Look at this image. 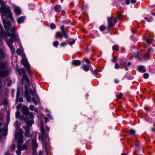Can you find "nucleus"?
I'll return each mask as SVG.
<instances>
[{"label":"nucleus","mask_w":155,"mask_h":155,"mask_svg":"<svg viewBox=\"0 0 155 155\" xmlns=\"http://www.w3.org/2000/svg\"><path fill=\"white\" fill-rule=\"evenodd\" d=\"M33 89L31 90L29 88V86L25 85L24 88L18 87L16 94V101H18L21 103L23 101L22 97H19L21 93V95H24L28 102L32 101L35 105H37L40 102V98L36 93V86L35 84L33 86Z\"/></svg>","instance_id":"nucleus-1"},{"label":"nucleus","mask_w":155,"mask_h":155,"mask_svg":"<svg viewBox=\"0 0 155 155\" xmlns=\"http://www.w3.org/2000/svg\"><path fill=\"white\" fill-rule=\"evenodd\" d=\"M21 111L23 113L26 115V118L24 115H21L20 116V118L21 121L24 120L25 122L29 121V122L31 121L32 123L34 124V121L33 119L34 117L32 112L28 111V108L27 107L24 106L21 109Z\"/></svg>","instance_id":"nucleus-2"},{"label":"nucleus","mask_w":155,"mask_h":155,"mask_svg":"<svg viewBox=\"0 0 155 155\" xmlns=\"http://www.w3.org/2000/svg\"><path fill=\"white\" fill-rule=\"evenodd\" d=\"M22 131L21 129H19L18 130V128H16L15 131V138L16 141L18 143L17 146L18 150H16V153L17 155H20L21 153V151L22 150L21 146L19 145V144H21L23 142Z\"/></svg>","instance_id":"nucleus-3"},{"label":"nucleus","mask_w":155,"mask_h":155,"mask_svg":"<svg viewBox=\"0 0 155 155\" xmlns=\"http://www.w3.org/2000/svg\"><path fill=\"white\" fill-rule=\"evenodd\" d=\"M2 1V0H0V3H1L0 12L2 14V16L5 15L7 17L9 18L12 21L13 18L12 16V13L9 7H6L4 3H1Z\"/></svg>","instance_id":"nucleus-4"},{"label":"nucleus","mask_w":155,"mask_h":155,"mask_svg":"<svg viewBox=\"0 0 155 155\" xmlns=\"http://www.w3.org/2000/svg\"><path fill=\"white\" fill-rule=\"evenodd\" d=\"M11 38H8V37H7V39H6L5 41L7 44L8 46L11 53H13L15 51V49L12 45L14 41H16L19 44H20V42L19 38L18 37L17 35L14 34H12L11 35Z\"/></svg>","instance_id":"nucleus-5"},{"label":"nucleus","mask_w":155,"mask_h":155,"mask_svg":"<svg viewBox=\"0 0 155 155\" xmlns=\"http://www.w3.org/2000/svg\"><path fill=\"white\" fill-rule=\"evenodd\" d=\"M40 130L41 132V135L39 137L40 140H41L43 146V149L45 150L46 154L47 153V144L45 140H44V138L48 137V134L46 133L44 130V127L43 125H41L40 126Z\"/></svg>","instance_id":"nucleus-6"},{"label":"nucleus","mask_w":155,"mask_h":155,"mask_svg":"<svg viewBox=\"0 0 155 155\" xmlns=\"http://www.w3.org/2000/svg\"><path fill=\"white\" fill-rule=\"evenodd\" d=\"M25 68H21V69L17 68V71L18 72L19 75L22 76L21 81L22 84H27V85L29 86L30 81L27 76L25 74Z\"/></svg>","instance_id":"nucleus-7"},{"label":"nucleus","mask_w":155,"mask_h":155,"mask_svg":"<svg viewBox=\"0 0 155 155\" xmlns=\"http://www.w3.org/2000/svg\"><path fill=\"white\" fill-rule=\"evenodd\" d=\"M10 114L8 112H7V116L6 118V124L4 125L5 127L0 128V137L2 138L4 137H5L7 134V127L8 124L10 121Z\"/></svg>","instance_id":"nucleus-8"},{"label":"nucleus","mask_w":155,"mask_h":155,"mask_svg":"<svg viewBox=\"0 0 155 155\" xmlns=\"http://www.w3.org/2000/svg\"><path fill=\"white\" fill-rule=\"evenodd\" d=\"M25 122L26 125L23 127V129L25 130V136L27 137H31L32 135L29 133V132L30 130V127L33 124L32 123L31 121L29 122V121Z\"/></svg>","instance_id":"nucleus-9"},{"label":"nucleus","mask_w":155,"mask_h":155,"mask_svg":"<svg viewBox=\"0 0 155 155\" xmlns=\"http://www.w3.org/2000/svg\"><path fill=\"white\" fill-rule=\"evenodd\" d=\"M152 50V49L151 48H149L148 49V52L146 53L144 55H141L140 57L139 53L138 52L135 57L138 58H140V60H148L150 58L149 53Z\"/></svg>","instance_id":"nucleus-10"},{"label":"nucleus","mask_w":155,"mask_h":155,"mask_svg":"<svg viewBox=\"0 0 155 155\" xmlns=\"http://www.w3.org/2000/svg\"><path fill=\"white\" fill-rule=\"evenodd\" d=\"M21 64L26 68L28 74L29 75L31 76V72L30 69V66L27 59L25 58H23L21 60Z\"/></svg>","instance_id":"nucleus-11"},{"label":"nucleus","mask_w":155,"mask_h":155,"mask_svg":"<svg viewBox=\"0 0 155 155\" xmlns=\"http://www.w3.org/2000/svg\"><path fill=\"white\" fill-rule=\"evenodd\" d=\"M108 25V28L110 29L115 25L117 21V18L115 17H108L107 18Z\"/></svg>","instance_id":"nucleus-12"},{"label":"nucleus","mask_w":155,"mask_h":155,"mask_svg":"<svg viewBox=\"0 0 155 155\" xmlns=\"http://www.w3.org/2000/svg\"><path fill=\"white\" fill-rule=\"evenodd\" d=\"M2 21L5 29L8 31L11 27V23L9 21H7L6 20L2 19Z\"/></svg>","instance_id":"nucleus-13"},{"label":"nucleus","mask_w":155,"mask_h":155,"mask_svg":"<svg viewBox=\"0 0 155 155\" xmlns=\"http://www.w3.org/2000/svg\"><path fill=\"white\" fill-rule=\"evenodd\" d=\"M10 70V69L9 68H8L4 71L0 70V77L3 78L8 76Z\"/></svg>","instance_id":"nucleus-14"},{"label":"nucleus","mask_w":155,"mask_h":155,"mask_svg":"<svg viewBox=\"0 0 155 155\" xmlns=\"http://www.w3.org/2000/svg\"><path fill=\"white\" fill-rule=\"evenodd\" d=\"M32 145L33 152L36 151L38 145L36 141V138H33L32 140Z\"/></svg>","instance_id":"nucleus-15"},{"label":"nucleus","mask_w":155,"mask_h":155,"mask_svg":"<svg viewBox=\"0 0 155 155\" xmlns=\"http://www.w3.org/2000/svg\"><path fill=\"white\" fill-rule=\"evenodd\" d=\"M56 34L58 38H62L63 37V36H64V37L66 38H67L68 37V34L66 32L64 33L62 31L58 32H57Z\"/></svg>","instance_id":"nucleus-16"},{"label":"nucleus","mask_w":155,"mask_h":155,"mask_svg":"<svg viewBox=\"0 0 155 155\" xmlns=\"http://www.w3.org/2000/svg\"><path fill=\"white\" fill-rule=\"evenodd\" d=\"M2 42L1 43L0 45H2ZM5 56L6 54L5 51H4L3 48H0V60L4 59Z\"/></svg>","instance_id":"nucleus-17"},{"label":"nucleus","mask_w":155,"mask_h":155,"mask_svg":"<svg viewBox=\"0 0 155 155\" xmlns=\"http://www.w3.org/2000/svg\"><path fill=\"white\" fill-rule=\"evenodd\" d=\"M2 60H0V69H4L7 68L8 64L6 62H2Z\"/></svg>","instance_id":"nucleus-18"},{"label":"nucleus","mask_w":155,"mask_h":155,"mask_svg":"<svg viewBox=\"0 0 155 155\" xmlns=\"http://www.w3.org/2000/svg\"><path fill=\"white\" fill-rule=\"evenodd\" d=\"M16 52L18 55H21L23 58L25 57V55L24 54L23 51L22 49H21L19 48H18L16 50Z\"/></svg>","instance_id":"nucleus-19"},{"label":"nucleus","mask_w":155,"mask_h":155,"mask_svg":"<svg viewBox=\"0 0 155 155\" xmlns=\"http://www.w3.org/2000/svg\"><path fill=\"white\" fill-rule=\"evenodd\" d=\"M139 71L141 72H144L146 71V68L143 66H140L138 68Z\"/></svg>","instance_id":"nucleus-20"},{"label":"nucleus","mask_w":155,"mask_h":155,"mask_svg":"<svg viewBox=\"0 0 155 155\" xmlns=\"http://www.w3.org/2000/svg\"><path fill=\"white\" fill-rule=\"evenodd\" d=\"M25 16H21L17 19V21L19 24H21L25 20Z\"/></svg>","instance_id":"nucleus-21"},{"label":"nucleus","mask_w":155,"mask_h":155,"mask_svg":"<svg viewBox=\"0 0 155 155\" xmlns=\"http://www.w3.org/2000/svg\"><path fill=\"white\" fill-rule=\"evenodd\" d=\"M61 9V6L60 5H56L54 8L55 11L57 12H59Z\"/></svg>","instance_id":"nucleus-22"},{"label":"nucleus","mask_w":155,"mask_h":155,"mask_svg":"<svg viewBox=\"0 0 155 155\" xmlns=\"http://www.w3.org/2000/svg\"><path fill=\"white\" fill-rule=\"evenodd\" d=\"M72 64L75 66L79 65L81 64V62L80 61L78 60H74L73 61Z\"/></svg>","instance_id":"nucleus-23"},{"label":"nucleus","mask_w":155,"mask_h":155,"mask_svg":"<svg viewBox=\"0 0 155 155\" xmlns=\"http://www.w3.org/2000/svg\"><path fill=\"white\" fill-rule=\"evenodd\" d=\"M125 77H127V78L129 80H131L133 78V77L131 76L130 73V72L127 73Z\"/></svg>","instance_id":"nucleus-24"},{"label":"nucleus","mask_w":155,"mask_h":155,"mask_svg":"<svg viewBox=\"0 0 155 155\" xmlns=\"http://www.w3.org/2000/svg\"><path fill=\"white\" fill-rule=\"evenodd\" d=\"M15 13L18 15L20 14L21 12V10L17 7L15 8Z\"/></svg>","instance_id":"nucleus-25"},{"label":"nucleus","mask_w":155,"mask_h":155,"mask_svg":"<svg viewBox=\"0 0 155 155\" xmlns=\"http://www.w3.org/2000/svg\"><path fill=\"white\" fill-rule=\"evenodd\" d=\"M82 68H83L84 70L86 71H87L89 70V66L87 65L84 66L82 67Z\"/></svg>","instance_id":"nucleus-26"},{"label":"nucleus","mask_w":155,"mask_h":155,"mask_svg":"<svg viewBox=\"0 0 155 155\" xmlns=\"http://www.w3.org/2000/svg\"><path fill=\"white\" fill-rule=\"evenodd\" d=\"M119 49V46L117 45H115L113 46L112 49L113 50H118Z\"/></svg>","instance_id":"nucleus-27"},{"label":"nucleus","mask_w":155,"mask_h":155,"mask_svg":"<svg viewBox=\"0 0 155 155\" xmlns=\"http://www.w3.org/2000/svg\"><path fill=\"white\" fill-rule=\"evenodd\" d=\"M5 82L4 81L2 82L1 80H0V88L2 87L3 86L5 85Z\"/></svg>","instance_id":"nucleus-28"},{"label":"nucleus","mask_w":155,"mask_h":155,"mask_svg":"<svg viewBox=\"0 0 155 155\" xmlns=\"http://www.w3.org/2000/svg\"><path fill=\"white\" fill-rule=\"evenodd\" d=\"M28 144V143L26 142L25 144L23 146H21L22 150H26L27 149V146H26V144Z\"/></svg>","instance_id":"nucleus-29"},{"label":"nucleus","mask_w":155,"mask_h":155,"mask_svg":"<svg viewBox=\"0 0 155 155\" xmlns=\"http://www.w3.org/2000/svg\"><path fill=\"white\" fill-rule=\"evenodd\" d=\"M129 132L131 134H135V131L133 129H130Z\"/></svg>","instance_id":"nucleus-30"},{"label":"nucleus","mask_w":155,"mask_h":155,"mask_svg":"<svg viewBox=\"0 0 155 155\" xmlns=\"http://www.w3.org/2000/svg\"><path fill=\"white\" fill-rule=\"evenodd\" d=\"M58 44H59V42L57 41H54V42L53 44V45L54 46V47H55L58 46Z\"/></svg>","instance_id":"nucleus-31"},{"label":"nucleus","mask_w":155,"mask_h":155,"mask_svg":"<svg viewBox=\"0 0 155 155\" xmlns=\"http://www.w3.org/2000/svg\"><path fill=\"white\" fill-rule=\"evenodd\" d=\"M50 27L52 29H53L56 28V26L54 23L51 24L50 25Z\"/></svg>","instance_id":"nucleus-32"},{"label":"nucleus","mask_w":155,"mask_h":155,"mask_svg":"<svg viewBox=\"0 0 155 155\" xmlns=\"http://www.w3.org/2000/svg\"><path fill=\"white\" fill-rule=\"evenodd\" d=\"M153 41V40L151 39L148 38L147 40V43L148 44H151Z\"/></svg>","instance_id":"nucleus-33"},{"label":"nucleus","mask_w":155,"mask_h":155,"mask_svg":"<svg viewBox=\"0 0 155 155\" xmlns=\"http://www.w3.org/2000/svg\"><path fill=\"white\" fill-rule=\"evenodd\" d=\"M123 95V94L120 93H119L118 94H117L116 96L118 99H120L122 97Z\"/></svg>","instance_id":"nucleus-34"},{"label":"nucleus","mask_w":155,"mask_h":155,"mask_svg":"<svg viewBox=\"0 0 155 155\" xmlns=\"http://www.w3.org/2000/svg\"><path fill=\"white\" fill-rule=\"evenodd\" d=\"M60 29L61 31H62L64 33L66 32L64 30V25H61L60 27Z\"/></svg>","instance_id":"nucleus-35"},{"label":"nucleus","mask_w":155,"mask_h":155,"mask_svg":"<svg viewBox=\"0 0 155 155\" xmlns=\"http://www.w3.org/2000/svg\"><path fill=\"white\" fill-rule=\"evenodd\" d=\"M100 29L101 31H103L105 29V27L104 25H101L100 26Z\"/></svg>","instance_id":"nucleus-36"},{"label":"nucleus","mask_w":155,"mask_h":155,"mask_svg":"<svg viewBox=\"0 0 155 155\" xmlns=\"http://www.w3.org/2000/svg\"><path fill=\"white\" fill-rule=\"evenodd\" d=\"M118 18L120 20H121L123 17V15L120 13H119L118 15Z\"/></svg>","instance_id":"nucleus-37"},{"label":"nucleus","mask_w":155,"mask_h":155,"mask_svg":"<svg viewBox=\"0 0 155 155\" xmlns=\"http://www.w3.org/2000/svg\"><path fill=\"white\" fill-rule=\"evenodd\" d=\"M149 74L147 73H145L143 74V77L145 79H147L149 77Z\"/></svg>","instance_id":"nucleus-38"},{"label":"nucleus","mask_w":155,"mask_h":155,"mask_svg":"<svg viewBox=\"0 0 155 155\" xmlns=\"http://www.w3.org/2000/svg\"><path fill=\"white\" fill-rule=\"evenodd\" d=\"M75 43V40L74 39H73L72 40V41H70V42L69 43V44L70 45H72L73 44H74Z\"/></svg>","instance_id":"nucleus-39"},{"label":"nucleus","mask_w":155,"mask_h":155,"mask_svg":"<svg viewBox=\"0 0 155 155\" xmlns=\"http://www.w3.org/2000/svg\"><path fill=\"white\" fill-rule=\"evenodd\" d=\"M29 109L31 110H33L35 109V107L32 105H31L29 106Z\"/></svg>","instance_id":"nucleus-40"},{"label":"nucleus","mask_w":155,"mask_h":155,"mask_svg":"<svg viewBox=\"0 0 155 155\" xmlns=\"http://www.w3.org/2000/svg\"><path fill=\"white\" fill-rule=\"evenodd\" d=\"M12 84V81L11 80H8V82L7 85L8 86H10Z\"/></svg>","instance_id":"nucleus-41"},{"label":"nucleus","mask_w":155,"mask_h":155,"mask_svg":"<svg viewBox=\"0 0 155 155\" xmlns=\"http://www.w3.org/2000/svg\"><path fill=\"white\" fill-rule=\"evenodd\" d=\"M15 92V90L14 89H12L11 90V94L12 97H14V94Z\"/></svg>","instance_id":"nucleus-42"},{"label":"nucleus","mask_w":155,"mask_h":155,"mask_svg":"<svg viewBox=\"0 0 155 155\" xmlns=\"http://www.w3.org/2000/svg\"><path fill=\"white\" fill-rule=\"evenodd\" d=\"M115 68L116 69H119V65L118 64L116 63L115 66Z\"/></svg>","instance_id":"nucleus-43"},{"label":"nucleus","mask_w":155,"mask_h":155,"mask_svg":"<svg viewBox=\"0 0 155 155\" xmlns=\"http://www.w3.org/2000/svg\"><path fill=\"white\" fill-rule=\"evenodd\" d=\"M20 115V112L18 111H17L15 113V117L16 118L18 117Z\"/></svg>","instance_id":"nucleus-44"},{"label":"nucleus","mask_w":155,"mask_h":155,"mask_svg":"<svg viewBox=\"0 0 155 155\" xmlns=\"http://www.w3.org/2000/svg\"><path fill=\"white\" fill-rule=\"evenodd\" d=\"M44 120H45V122L46 123H47L49 121V119L47 117H45L44 118Z\"/></svg>","instance_id":"nucleus-45"},{"label":"nucleus","mask_w":155,"mask_h":155,"mask_svg":"<svg viewBox=\"0 0 155 155\" xmlns=\"http://www.w3.org/2000/svg\"><path fill=\"white\" fill-rule=\"evenodd\" d=\"M139 147V143H136L135 144V148L136 150H138Z\"/></svg>","instance_id":"nucleus-46"},{"label":"nucleus","mask_w":155,"mask_h":155,"mask_svg":"<svg viewBox=\"0 0 155 155\" xmlns=\"http://www.w3.org/2000/svg\"><path fill=\"white\" fill-rule=\"evenodd\" d=\"M67 44L65 43L64 42H62L60 44V46H64L65 45H66Z\"/></svg>","instance_id":"nucleus-47"},{"label":"nucleus","mask_w":155,"mask_h":155,"mask_svg":"<svg viewBox=\"0 0 155 155\" xmlns=\"http://www.w3.org/2000/svg\"><path fill=\"white\" fill-rule=\"evenodd\" d=\"M117 59L116 58H113L112 59V61L113 62L115 63L116 62Z\"/></svg>","instance_id":"nucleus-48"},{"label":"nucleus","mask_w":155,"mask_h":155,"mask_svg":"<svg viewBox=\"0 0 155 155\" xmlns=\"http://www.w3.org/2000/svg\"><path fill=\"white\" fill-rule=\"evenodd\" d=\"M85 62L87 64H89L90 63V61L88 60V59H86Z\"/></svg>","instance_id":"nucleus-49"},{"label":"nucleus","mask_w":155,"mask_h":155,"mask_svg":"<svg viewBox=\"0 0 155 155\" xmlns=\"http://www.w3.org/2000/svg\"><path fill=\"white\" fill-rule=\"evenodd\" d=\"M22 106V105L21 104H20L19 105L17 106V109H19L21 108Z\"/></svg>","instance_id":"nucleus-50"},{"label":"nucleus","mask_w":155,"mask_h":155,"mask_svg":"<svg viewBox=\"0 0 155 155\" xmlns=\"http://www.w3.org/2000/svg\"><path fill=\"white\" fill-rule=\"evenodd\" d=\"M125 2L128 5L130 3V1L129 0H126Z\"/></svg>","instance_id":"nucleus-51"},{"label":"nucleus","mask_w":155,"mask_h":155,"mask_svg":"<svg viewBox=\"0 0 155 155\" xmlns=\"http://www.w3.org/2000/svg\"><path fill=\"white\" fill-rule=\"evenodd\" d=\"M131 2L132 4H134L136 2V0H131Z\"/></svg>","instance_id":"nucleus-52"},{"label":"nucleus","mask_w":155,"mask_h":155,"mask_svg":"<svg viewBox=\"0 0 155 155\" xmlns=\"http://www.w3.org/2000/svg\"><path fill=\"white\" fill-rule=\"evenodd\" d=\"M49 130H50V129L47 126H46V130H47L48 131H49Z\"/></svg>","instance_id":"nucleus-53"},{"label":"nucleus","mask_w":155,"mask_h":155,"mask_svg":"<svg viewBox=\"0 0 155 155\" xmlns=\"http://www.w3.org/2000/svg\"><path fill=\"white\" fill-rule=\"evenodd\" d=\"M65 22L67 23H70V21L69 20L67 19L65 21Z\"/></svg>","instance_id":"nucleus-54"},{"label":"nucleus","mask_w":155,"mask_h":155,"mask_svg":"<svg viewBox=\"0 0 155 155\" xmlns=\"http://www.w3.org/2000/svg\"><path fill=\"white\" fill-rule=\"evenodd\" d=\"M144 18L145 20H147L148 22L149 21V20L148 19V18L147 17H145Z\"/></svg>","instance_id":"nucleus-55"},{"label":"nucleus","mask_w":155,"mask_h":155,"mask_svg":"<svg viewBox=\"0 0 155 155\" xmlns=\"http://www.w3.org/2000/svg\"><path fill=\"white\" fill-rule=\"evenodd\" d=\"M35 112H38V108H36L35 110Z\"/></svg>","instance_id":"nucleus-56"},{"label":"nucleus","mask_w":155,"mask_h":155,"mask_svg":"<svg viewBox=\"0 0 155 155\" xmlns=\"http://www.w3.org/2000/svg\"><path fill=\"white\" fill-rule=\"evenodd\" d=\"M15 125H16V126H17V124H18V121H15Z\"/></svg>","instance_id":"nucleus-57"},{"label":"nucleus","mask_w":155,"mask_h":155,"mask_svg":"<svg viewBox=\"0 0 155 155\" xmlns=\"http://www.w3.org/2000/svg\"><path fill=\"white\" fill-rule=\"evenodd\" d=\"M47 115L48 117H50L51 116V114H47Z\"/></svg>","instance_id":"nucleus-58"},{"label":"nucleus","mask_w":155,"mask_h":155,"mask_svg":"<svg viewBox=\"0 0 155 155\" xmlns=\"http://www.w3.org/2000/svg\"><path fill=\"white\" fill-rule=\"evenodd\" d=\"M131 63L130 62H128V64H127V65H128V66H130V65H131Z\"/></svg>","instance_id":"nucleus-59"},{"label":"nucleus","mask_w":155,"mask_h":155,"mask_svg":"<svg viewBox=\"0 0 155 155\" xmlns=\"http://www.w3.org/2000/svg\"><path fill=\"white\" fill-rule=\"evenodd\" d=\"M125 70L126 71H128V68L127 67H125Z\"/></svg>","instance_id":"nucleus-60"},{"label":"nucleus","mask_w":155,"mask_h":155,"mask_svg":"<svg viewBox=\"0 0 155 155\" xmlns=\"http://www.w3.org/2000/svg\"><path fill=\"white\" fill-rule=\"evenodd\" d=\"M49 118L51 119L52 120L53 119V117L52 116H51Z\"/></svg>","instance_id":"nucleus-61"},{"label":"nucleus","mask_w":155,"mask_h":155,"mask_svg":"<svg viewBox=\"0 0 155 155\" xmlns=\"http://www.w3.org/2000/svg\"><path fill=\"white\" fill-rule=\"evenodd\" d=\"M97 71H94V74H96L97 73Z\"/></svg>","instance_id":"nucleus-62"},{"label":"nucleus","mask_w":155,"mask_h":155,"mask_svg":"<svg viewBox=\"0 0 155 155\" xmlns=\"http://www.w3.org/2000/svg\"><path fill=\"white\" fill-rule=\"evenodd\" d=\"M122 155H128L127 154L125 153H123L122 154Z\"/></svg>","instance_id":"nucleus-63"},{"label":"nucleus","mask_w":155,"mask_h":155,"mask_svg":"<svg viewBox=\"0 0 155 155\" xmlns=\"http://www.w3.org/2000/svg\"><path fill=\"white\" fill-rule=\"evenodd\" d=\"M115 82L116 83H117L118 82V81H116V80L115 81Z\"/></svg>","instance_id":"nucleus-64"}]
</instances>
